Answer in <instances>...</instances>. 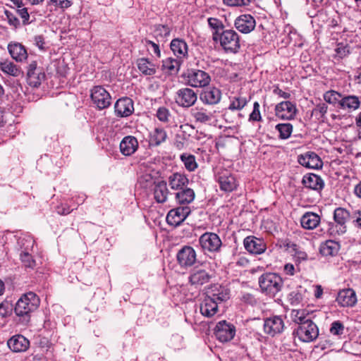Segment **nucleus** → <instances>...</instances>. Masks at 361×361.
Returning a JSON list of instances; mask_svg holds the SVG:
<instances>
[{
	"label": "nucleus",
	"instance_id": "48",
	"mask_svg": "<svg viewBox=\"0 0 361 361\" xmlns=\"http://www.w3.org/2000/svg\"><path fill=\"white\" fill-rule=\"evenodd\" d=\"M324 99L326 102L329 104H335L338 103L340 105L342 95L336 91L330 90L324 94Z\"/></svg>",
	"mask_w": 361,
	"mask_h": 361
},
{
	"label": "nucleus",
	"instance_id": "49",
	"mask_svg": "<svg viewBox=\"0 0 361 361\" xmlns=\"http://www.w3.org/2000/svg\"><path fill=\"white\" fill-rule=\"evenodd\" d=\"M143 42L149 54L154 53L157 58H160L161 51L158 44L149 39H145Z\"/></svg>",
	"mask_w": 361,
	"mask_h": 361
},
{
	"label": "nucleus",
	"instance_id": "32",
	"mask_svg": "<svg viewBox=\"0 0 361 361\" xmlns=\"http://www.w3.org/2000/svg\"><path fill=\"white\" fill-rule=\"evenodd\" d=\"M8 49L11 57L18 62H22L27 57L25 48L19 43L9 44Z\"/></svg>",
	"mask_w": 361,
	"mask_h": 361
},
{
	"label": "nucleus",
	"instance_id": "13",
	"mask_svg": "<svg viewBox=\"0 0 361 361\" xmlns=\"http://www.w3.org/2000/svg\"><path fill=\"white\" fill-rule=\"evenodd\" d=\"M235 334V327L225 320L220 321L215 327V335L222 343L228 342L233 338Z\"/></svg>",
	"mask_w": 361,
	"mask_h": 361
},
{
	"label": "nucleus",
	"instance_id": "45",
	"mask_svg": "<svg viewBox=\"0 0 361 361\" xmlns=\"http://www.w3.org/2000/svg\"><path fill=\"white\" fill-rule=\"evenodd\" d=\"M180 159L188 171H193L197 168V164L194 155L183 154L180 155Z\"/></svg>",
	"mask_w": 361,
	"mask_h": 361
},
{
	"label": "nucleus",
	"instance_id": "16",
	"mask_svg": "<svg viewBox=\"0 0 361 361\" xmlns=\"http://www.w3.org/2000/svg\"><path fill=\"white\" fill-rule=\"evenodd\" d=\"M243 245L247 252L254 255L262 254L267 248L266 244L262 239L253 235L246 237L243 240Z\"/></svg>",
	"mask_w": 361,
	"mask_h": 361
},
{
	"label": "nucleus",
	"instance_id": "34",
	"mask_svg": "<svg viewBox=\"0 0 361 361\" xmlns=\"http://www.w3.org/2000/svg\"><path fill=\"white\" fill-rule=\"evenodd\" d=\"M169 191L167 188L166 182L162 180L157 183L154 188V197L158 203H164L166 202Z\"/></svg>",
	"mask_w": 361,
	"mask_h": 361
},
{
	"label": "nucleus",
	"instance_id": "23",
	"mask_svg": "<svg viewBox=\"0 0 361 361\" xmlns=\"http://www.w3.org/2000/svg\"><path fill=\"white\" fill-rule=\"evenodd\" d=\"M200 99L204 104L214 105L218 104L221 98V92L219 89L210 87L204 90L200 94Z\"/></svg>",
	"mask_w": 361,
	"mask_h": 361
},
{
	"label": "nucleus",
	"instance_id": "47",
	"mask_svg": "<svg viewBox=\"0 0 361 361\" xmlns=\"http://www.w3.org/2000/svg\"><path fill=\"white\" fill-rule=\"evenodd\" d=\"M248 102V100L245 97H235L233 98L228 109L230 110H241L244 108Z\"/></svg>",
	"mask_w": 361,
	"mask_h": 361
},
{
	"label": "nucleus",
	"instance_id": "40",
	"mask_svg": "<svg viewBox=\"0 0 361 361\" xmlns=\"http://www.w3.org/2000/svg\"><path fill=\"white\" fill-rule=\"evenodd\" d=\"M212 299L219 303L226 301L230 298V290L225 286H215L212 290V293L209 295Z\"/></svg>",
	"mask_w": 361,
	"mask_h": 361
},
{
	"label": "nucleus",
	"instance_id": "58",
	"mask_svg": "<svg viewBox=\"0 0 361 361\" xmlns=\"http://www.w3.org/2000/svg\"><path fill=\"white\" fill-rule=\"evenodd\" d=\"M18 13L21 17L23 20V25H27L30 23L29 19H30V15L27 12V9L24 7H21L17 10Z\"/></svg>",
	"mask_w": 361,
	"mask_h": 361
},
{
	"label": "nucleus",
	"instance_id": "62",
	"mask_svg": "<svg viewBox=\"0 0 361 361\" xmlns=\"http://www.w3.org/2000/svg\"><path fill=\"white\" fill-rule=\"evenodd\" d=\"M10 305L8 303L0 304V315L1 317H6L9 312Z\"/></svg>",
	"mask_w": 361,
	"mask_h": 361
},
{
	"label": "nucleus",
	"instance_id": "46",
	"mask_svg": "<svg viewBox=\"0 0 361 361\" xmlns=\"http://www.w3.org/2000/svg\"><path fill=\"white\" fill-rule=\"evenodd\" d=\"M276 129L279 133V137L285 140L288 138L293 132V126L289 123H279L276 126Z\"/></svg>",
	"mask_w": 361,
	"mask_h": 361
},
{
	"label": "nucleus",
	"instance_id": "27",
	"mask_svg": "<svg viewBox=\"0 0 361 361\" xmlns=\"http://www.w3.org/2000/svg\"><path fill=\"white\" fill-rule=\"evenodd\" d=\"M302 183L305 187L314 190H321L324 186L322 178L314 173H308L304 176Z\"/></svg>",
	"mask_w": 361,
	"mask_h": 361
},
{
	"label": "nucleus",
	"instance_id": "31",
	"mask_svg": "<svg viewBox=\"0 0 361 361\" xmlns=\"http://www.w3.org/2000/svg\"><path fill=\"white\" fill-rule=\"evenodd\" d=\"M340 244L334 240H326L320 245L319 252L324 257H334L338 255Z\"/></svg>",
	"mask_w": 361,
	"mask_h": 361
},
{
	"label": "nucleus",
	"instance_id": "15",
	"mask_svg": "<svg viewBox=\"0 0 361 361\" xmlns=\"http://www.w3.org/2000/svg\"><path fill=\"white\" fill-rule=\"evenodd\" d=\"M188 207H179L171 209L166 216L167 223L173 226H178L190 214Z\"/></svg>",
	"mask_w": 361,
	"mask_h": 361
},
{
	"label": "nucleus",
	"instance_id": "6",
	"mask_svg": "<svg viewBox=\"0 0 361 361\" xmlns=\"http://www.w3.org/2000/svg\"><path fill=\"white\" fill-rule=\"evenodd\" d=\"M187 78L188 84L194 87H206L211 81V78L208 73L195 68L188 71Z\"/></svg>",
	"mask_w": 361,
	"mask_h": 361
},
{
	"label": "nucleus",
	"instance_id": "56",
	"mask_svg": "<svg viewBox=\"0 0 361 361\" xmlns=\"http://www.w3.org/2000/svg\"><path fill=\"white\" fill-rule=\"evenodd\" d=\"M49 4L61 8H67L71 6V0H49Z\"/></svg>",
	"mask_w": 361,
	"mask_h": 361
},
{
	"label": "nucleus",
	"instance_id": "35",
	"mask_svg": "<svg viewBox=\"0 0 361 361\" xmlns=\"http://www.w3.org/2000/svg\"><path fill=\"white\" fill-rule=\"evenodd\" d=\"M188 183V178L181 173H175L169 177V185L172 190H180Z\"/></svg>",
	"mask_w": 361,
	"mask_h": 361
},
{
	"label": "nucleus",
	"instance_id": "44",
	"mask_svg": "<svg viewBox=\"0 0 361 361\" xmlns=\"http://www.w3.org/2000/svg\"><path fill=\"white\" fill-rule=\"evenodd\" d=\"M208 24L210 27L214 30L212 34V38L214 41H217L219 39V36L221 35V30L224 29V25L222 22L215 18H208Z\"/></svg>",
	"mask_w": 361,
	"mask_h": 361
},
{
	"label": "nucleus",
	"instance_id": "64",
	"mask_svg": "<svg viewBox=\"0 0 361 361\" xmlns=\"http://www.w3.org/2000/svg\"><path fill=\"white\" fill-rule=\"evenodd\" d=\"M274 93L284 99H288L290 97V94L289 93L283 92L279 87H276L274 90Z\"/></svg>",
	"mask_w": 361,
	"mask_h": 361
},
{
	"label": "nucleus",
	"instance_id": "24",
	"mask_svg": "<svg viewBox=\"0 0 361 361\" xmlns=\"http://www.w3.org/2000/svg\"><path fill=\"white\" fill-rule=\"evenodd\" d=\"M336 302L342 307H353L357 302V297L353 289L340 290L336 298Z\"/></svg>",
	"mask_w": 361,
	"mask_h": 361
},
{
	"label": "nucleus",
	"instance_id": "3",
	"mask_svg": "<svg viewBox=\"0 0 361 361\" xmlns=\"http://www.w3.org/2000/svg\"><path fill=\"white\" fill-rule=\"evenodd\" d=\"M220 44L227 53L235 54L240 48L238 34L233 30H226L219 36Z\"/></svg>",
	"mask_w": 361,
	"mask_h": 361
},
{
	"label": "nucleus",
	"instance_id": "63",
	"mask_svg": "<svg viewBox=\"0 0 361 361\" xmlns=\"http://www.w3.org/2000/svg\"><path fill=\"white\" fill-rule=\"evenodd\" d=\"M174 146L178 150H181L185 147L184 138L176 136V140L174 142Z\"/></svg>",
	"mask_w": 361,
	"mask_h": 361
},
{
	"label": "nucleus",
	"instance_id": "51",
	"mask_svg": "<svg viewBox=\"0 0 361 361\" xmlns=\"http://www.w3.org/2000/svg\"><path fill=\"white\" fill-rule=\"evenodd\" d=\"M156 116L160 121L166 123L169 121L171 114L167 108L162 106L157 109Z\"/></svg>",
	"mask_w": 361,
	"mask_h": 361
},
{
	"label": "nucleus",
	"instance_id": "54",
	"mask_svg": "<svg viewBox=\"0 0 361 361\" xmlns=\"http://www.w3.org/2000/svg\"><path fill=\"white\" fill-rule=\"evenodd\" d=\"M335 56L338 59H343L350 53V49L348 45L338 44L337 48L335 49Z\"/></svg>",
	"mask_w": 361,
	"mask_h": 361
},
{
	"label": "nucleus",
	"instance_id": "38",
	"mask_svg": "<svg viewBox=\"0 0 361 361\" xmlns=\"http://www.w3.org/2000/svg\"><path fill=\"white\" fill-rule=\"evenodd\" d=\"M195 197V192L191 188H183L176 193V200L180 204L191 203Z\"/></svg>",
	"mask_w": 361,
	"mask_h": 361
},
{
	"label": "nucleus",
	"instance_id": "19",
	"mask_svg": "<svg viewBox=\"0 0 361 361\" xmlns=\"http://www.w3.org/2000/svg\"><path fill=\"white\" fill-rule=\"evenodd\" d=\"M8 347L15 353L25 352L30 347V341L20 334L13 336L7 341Z\"/></svg>",
	"mask_w": 361,
	"mask_h": 361
},
{
	"label": "nucleus",
	"instance_id": "33",
	"mask_svg": "<svg viewBox=\"0 0 361 361\" xmlns=\"http://www.w3.org/2000/svg\"><path fill=\"white\" fill-rule=\"evenodd\" d=\"M191 114L197 122L207 123L212 121L214 113L203 107H195L192 109Z\"/></svg>",
	"mask_w": 361,
	"mask_h": 361
},
{
	"label": "nucleus",
	"instance_id": "14",
	"mask_svg": "<svg viewBox=\"0 0 361 361\" xmlns=\"http://www.w3.org/2000/svg\"><path fill=\"white\" fill-rule=\"evenodd\" d=\"M197 96L195 91L190 88L185 87L178 90L175 97L177 104L183 107H190L197 101Z\"/></svg>",
	"mask_w": 361,
	"mask_h": 361
},
{
	"label": "nucleus",
	"instance_id": "36",
	"mask_svg": "<svg viewBox=\"0 0 361 361\" xmlns=\"http://www.w3.org/2000/svg\"><path fill=\"white\" fill-rule=\"evenodd\" d=\"M138 70L145 75H153L157 72V66L147 58H140L136 61Z\"/></svg>",
	"mask_w": 361,
	"mask_h": 361
},
{
	"label": "nucleus",
	"instance_id": "55",
	"mask_svg": "<svg viewBox=\"0 0 361 361\" xmlns=\"http://www.w3.org/2000/svg\"><path fill=\"white\" fill-rule=\"evenodd\" d=\"M288 300L293 306H297L301 303L302 300V295L297 291H293L289 294Z\"/></svg>",
	"mask_w": 361,
	"mask_h": 361
},
{
	"label": "nucleus",
	"instance_id": "53",
	"mask_svg": "<svg viewBox=\"0 0 361 361\" xmlns=\"http://www.w3.org/2000/svg\"><path fill=\"white\" fill-rule=\"evenodd\" d=\"M261 120L262 116L259 111V104L257 102H255L253 104V110L252 113L250 114L249 121H260Z\"/></svg>",
	"mask_w": 361,
	"mask_h": 361
},
{
	"label": "nucleus",
	"instance_id": "43",
	"mask_svg": "<svg viewBox=\"0 0 361 361\" xmlns=\"http://www.w3.org/2000/svg\"><path fill=\"white\" fill-rule=\"evenodd\" d=\"M0 70L4 73L13 77H18L23 75L21 69L11 61H4L0 63Z\"/></svg>",
	"mask_w": 361,
	"mask_h": 361
},
{
	"label": "nucleus",
	"instance_id": "20",
	"mask_svg": "<svg viewBox=\"0 0 361 361\" xmlns=\"http://www.w3.org/2000/svg\"><path fill=\"white\" fill-rule=\"evenodd\" d=\"M114 109L115 113L118 116H129L134 111L133 102L128 97L121 98L116 102Z\"/></svg>",
	"mask_w": 361,
	"mask_h": 361
},
{
	"label": "nucleus",
	"instance_id": "9",
	"mask_svg": "<svg viewBox=\"0 0 361 361\" xmlns=\"http://www.w3.org/2000/svg\"><path fill=\"white\" fill-rule=\"evenodd\" d=\"M176 258L178 264L183 268L190 267L197 261V254L191 246H183L177 253Z\"/></svg>",
	"mask_w": 361,
	"mask_h": 361
},
{
	"label": "nucleus",
	"instance_id": "37",
	"mask_svg": "<svg viewBox=\"0 0 361 361\" xmlns=\"http://www.w3.org/2000/svg\"><path fill=\"white\" fill-rule=\"evenodd\" d=\"M167 138V133L164 128H156L149 135V145L159 146L164 142Z\"/></svg>",
	"mask_w": 361,
	"mask_h": 361
},
{
	"label": "nucleus",
	"instance_id": "4",
	"mask_svg": "<svg viewBox=\"0 0 361 361\" xmlns=\"http://www.w3.org/2000/svg\"><path fill=\"white\" fill-rule=\"evenodd\" d=\"M294 334L302 342H312L318 337L319 328L312 320L306 321V323H303L302 326H298L294 331Z\"/></svg>",
	"mask_w": 361,
	"mask_h": 361
},
{
	"label": "nucleus",
	"instance_id": "22",
	"mask_svg": "<svg viewBox=\"0 0 361 361\" xmlns=\"http://www.w3.org/2000/svg\"><path fill=\"white\" fill-rule=\"evenodd\" d=\"M212 278V275L203 269H193L189 276V282L192 286L197 287L207 283Z\"/></svg>",
	"mask_w": 361,
	"mask_h": 361
},
{
	"label": "nucleus",
	"instance_id": "26",
	"mask_svg": "<svg viewBox=\"0 0 361 361\" xmlns=\"http://www.w3.org/2000/svg\"><path fill=\"white\" fill-rule=\"evenodd\" d=\"M138 147L137 139L131 135L126 136L120 143V150L122 154L130 156L134 154Z\"/></svg>",
	"mask_w": 361,
	"mask_h": 361
},
{
	"label": "nucleus",
	"instance_id": "11",
	"mask_svg": "<svg viewBox=\"0 0 361 361\" xmlns=\"http://www.w3.org/2000/svg\"><path fill=\"white\" fill-rule=\"evenodd\" d=\"M200 244L204 250L218 252L222 245L219 235L214 233L207 232L199 238Z\"/></svg>",
	"mask_w": 361,
	"mask_h": 361
},
{
	"label": "nucleus",
	"instance_id": "25",
	"mask_svg": "<svg viewBox=\"0 0 361 361\" xmlns=\"http://www.w3.org/2000/svg\"><path fill=\"white\" fill-rule=\"evenodd\" d=\"M24 241L27 243L29 245H27V247L25 248V250L22 251L20 253V260L25 267L32 269L35 266V261L33 259L32 255L28 252L27 250H29V247H32L34 242L30 238H20L18 240V244L22 247L25 245Z\"/></svg>",
	"mask_w": 361,
	"mask_h": 361
},
{
	"label": "nucleus",
	"instance_id": "28",
	"mask_svg": "<svg viewBox=\"0 0 361 361\" xmlns=\"http://www.w3.org/2000/svg\"><path fill=\"white\" fill-rule=\"evenodd\" d=\"M321 221L319 215L316 213L307 212L300 219V224L302 228L312 230L317 227Z\"/></svg>",
	"mask_w": 361,
	"mask_h": 361
},
{
	"label": "nucleus",
	"instance_id": "21",
	"mask_svg": "<svg viewBox=\"0 0 361 361\" xmlns=\"http://www.w3.org/2000/svg\"><path fill=\"white\" fill-rule=\"evenodd\" d=\"M298 161L300 165L310 169H319L322 166L320 157L313 152H307L298 156Z\"/></svg>",
	"mask_w": 361,
	"mask_h": 361
},
{
	"label": "nucleus",
	"instance_id": "7",
	"mask_svg": "<svg viewBox=\"0 0 361 361\" xmlns=\"http://www.w3.org/2000/svg\"><path fill=\"white\" fill-rule=\"evenodd\" d=\"M45 78V73L42 68L37 66V61H31L27 70V82L33 87H38Z\"/></svg>",
	"mask_w": 361,
	"mask_h": 361
},
{
	"label": "nucleus",
	"instance_id": "52",
	"mask_svg": "<svg viewBox=\"0 0 361 361\" xmlns=\"http://www.w3.org/2000/svg\"><path fill=\"white\" fill-rule=\"evenodd\" d=\"M223 2L228 6L242 7L249 6L251 0H223Z\"/></svg>",
	"mask_w": 361,
	"mask_h": 361
},
{
	"label": "nucleus",
	"instance_id": "59",
	"mask_svg": "<svg viewBox=\"0 0 361 361\" xmlns=\"http://www.w3.org/2000/svg\"><path fill=\"white\" fill-rule=\"evenodd\" d=\"M56 212L60 215H67L72 212L70 207L66 204H61L56 207Z\"/></svg>",
	"mask_w": 361,
	"mask_h": 361
},
{
	"label": "nucleus",
	"instance_id": "10",
	"mask_svg": "<svg viewBox=\"0 0 361 361\" xmlns=\"http://www.w3.org/2000/svg\"><path fill=\"white\" fill-rule=\"evenodd\" d=\"M334 219L336 225L330 228L331 233L336 232L338 235L343 234L346 231V222L350 219V214L345 209L338 207L334 210Z\"/></svg>",
	"mask_w": 361,
	"mask_h": 361
},
{
	"label": "nucleus",
	"instance_id": "39",
	"mask_svg": "<svg viewBox=\"0 0 361 361\" xmlns=\"http://www.w3.org/2000/svg\"><path fill=\"white\" fill-rule=\"evenodd\" d=\"M360 105V98L355 95H348L342 97L340 103V107L343 109L355 110Z\"/></svg>",
	"mask_w": 361,
	"mask_h": 361
},
{
	"label": "nucleus",
	"instance_id": "50",
	"mask_svg": "<svg viewBox=\"0 0 361 361\" xmlns=\"http://www.w3.org/2000/svg\"><path fill=\"white\" fill-rule=\"evenodd\" d=\"M344 325L340 321H334L330 327L329 331L334 336H341L344 333Z\"/></svg>",
	"mask_w": 361,
	"mask_h": 361
},
{
	"label": "nucleus",
	"instance_id": "29",
	"mask_svg": "<svg viewBox=\"0 0 361 361\" xmlns=\"http://www.w3.org/2000/svg\"><path fill=\"white\" fill-rule=\"evenodd\" d=\"M218 310V303L209 295L206 296L200 305V312L207 317H212Z\"/></svg>",
	"mask_w": 361,
	"mask_h": 361
},
{
	"label": "nucleus",
	"instance_id": "41",
	"mask_svg": "<svg viewBox=\"0 0 361 361\" xmlns=\"http://www.w3.org/2000/svg\"><path fill=\"white\" fill-rule=\"evenodd\" d=\"M182 61L179 58L169 57L162 61V68L168 71L171 74L177 73L179 71Z\"/></svg>",
	"mask_w": 361,
	"mask_h": 361
},
{
	"label": "nucleus",
	"instance_id": "1",
	"mask_svg": "<svg viewBox=\"0 0 361 361\" xmlns=\"http://www.w3.org/2000/svg\"><path fill=\"white\" fill-rule=\"evenodd\" d=\"M39 302V298L35 293L28 292L17 301L15 312L17 316L22 317L23 323L27 324L30 320V313L37 310Z\"/></svg>",
	"mask_w": 361,
	"mask_h": 361
},
{
	"label": "nucleus",
	"instance_id": "17",
	"mask_svg": "<svg viewBox=\"0 0 361 361\" xmlns=\"http://www.w3.org/2000/svg\"><path fill=\"white\" fill-rule=\"evenodd\" d=\"M234 25L238 31L242 33L247 34L255 29L256 21L252 16L250 14H243L235 19Z\"/></svg>",
	"mask_w": 361,
	"mask_h": 361
},
{
	"label": "nucleus",
	"instance_id": "57",
	"mask_svg": "<svg viewBox=\"0 0 361 361\" xmlns=\"http://www.w3.org/2000/svg\"><path fill=\"white\" fill-rule=\"evenodd\" d=\"M5 15L10 25L17 28L20 25V21L17 17L8 11H5Z\"/></svg>",
	"mask_w": 361,
	"mask_h": 361
},
{
	"label": "nucleus",
	"instance_id": "61",
	"mask_svg": "<svg viewBox=\"0 0 361 361\" xmlns=\"http://www.w3.org/2000/svg\"><path fill=\"white\" fill-rule=\"evenodd\" d=\"M35 44L41 50L45 49L44 38L42 35H37L34 38Z\"/></svg>",
	"mask_w": 361,
	"mask_h": 361
},
{
	"label": "nucleus",
	"instance_id": "42",
	"mask_svg": "<svg viewBox=\"0 0 361 361\" xmlns=\"http://www.w3.org/2000/svg\"><path fill=\"white\" fill-rule=\"evenodd\" d=\"M309 313L305 309L301 310H292L290 312V317L293 322L298 324V326H302L306 321H310L311 319L308 317Z\"/></svg>",
	"mask_w": 361,
	"mask_h": 361
},
{
	"label": "nucleus",
	"instance_id": "60",
	"mask_svg": "<svg viewBox=\"0 0 361 361\" xmlns=\"http://www.w3.org/2000/svg\"><path fill=\"white\" fill-rule=\"evenodd\" d=\"M327 109L328 106L325 104L322 103L318 104L313 110V112L316 114H319L321 116H324L327 112Z\"/></svg>",
	"mask_w": 361,
	"mask_h": 361
},
{
	"label": "nucleus",
	"instance_id": "8",
	"mask_svg": "<svg viewBox=\"0 0 361 361\" xmlns=\"http://www.w3.org/2000/svg\"><path fill=\"white\" fill-rule=\"evenodd\" d=\"M216 178L221 190L231 192L238 186L237 180L233 175L226 169H221L216 175Z\"/></svg>",
	"mask_w": 361,
	"mask_h": 361
},
{
	"label": "nucleus",
	"instance_id": "30",
	"mask_svg": "<svg viewBox=\"0 0 361 361\" xmlns=\"http://www.w3.org/2000/svg\"><path fill=\"white\" fill-rule=\"evenodd\" d=\"M171 49L173 52V54L177 56V58L185 59L188 56V45L187 43L181 39H174L171 41Z\"/></svg>",
	"mask_w": 361,
	"mask_h": 361
},
{
	"label": "nucleus",
	"instance_id": "12",
	"mask_svg": "<svg viewBox=\"0 0 361 361\" xmlns=\"http://www.w3.org/2000/svg\"><path fill=\"white\" fill-rule=\"evenodd\" d=\"M285 324L281 317L273 316L267 318L264 322V331L267 335L274 337L281 334L284 329Z\"/></svg>",
	"mask_w": 361,
	"mask_h": 361
},
{
	"label": "nucleus",
	"instance_id": "18",
	"mask_svg": "<svg viewBox=\"0 0 361 361\" xmlns=\"http://www.w3.org/2000/svg\"><path fill=\"white\" fill-rule=\"evenodd\" d=\"M295 106L289 101L282 102L275 107L276 116L283 120H291L296 114Z\"/></svg>",
	"mask_w": 361,
	"mask_h": 361
},
{
	"label": "nucleus",
	"instance_id": "5",
	"mask_svg": "<svg viewBox=\"0 0 361 361\" xmlns=\"http://www.w3.org/2000/svg\"><path fill=\"white\" fill-rule=\"evenodd\" d=\"M90 97L92 102L99 109L107 108L111 102V97L109 93L100 85L94 86L91 90Z\"/></svg>",
	"mask_w": 361,
	"mask_h": 361
},
{
	"label": "nucleus",
	"instance_id": "2",
	"mask_svg": "<svg viewBox=\"0 0 361 361\" xmlns=\"http://www.w3.org/2000/svg\"><path fill=\"white\" fill-rule=\"evenodd\" d=\"M259 284L262 292L274 297L281 290L283 282L279 275L275 273H265L259 278Z\"/></svg>",
	"mask_w": 361,
	"mask_h": 361
}]
</instances>
